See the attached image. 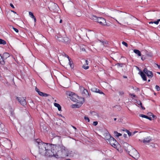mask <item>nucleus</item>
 Segmentation results:
<instances>
[{
  "mask_svg": "<svg viewBox=\"0 0 160 160\" xmlns=\"http://www.w3.org/2000/svg\"><path fill=\"white\" fill-rule=\"evenodd\" d=\"M126 146H124V149L128 152L129 155L135 159H137L140 157V154L138 151L130 145L125 143Z\"/></svg>",
  "mask_w": 160,
  "mask_h": 160,
  "instance_id": "1",
  "label": "nucleus"
},
{
  "mask_svg": "<svg viewBox=\"0 0 160 160\" xmlns=\"http://www.w3.org/2000/svg\"><path fill=\"white\" fill-rule=\"evenodd\" d=\"M36 142L38 145L39 153L41 155H44L47 148L50 147V144L44 143L39 139H36Z\"/></svg>",
  "mask_w": 160,
  "mask_h": 160,
  "instance_id": "2",
  "label": "nucleus"
},
{
  "mask_svg": "<svg viewBox=\"0 0 160 160\" xmlns=\"http://www.w3.org/2000/svg\"><path fill=\"white\" fill-rule=\"evenodd\" d=\"M89 18L94 21L98 22L101 25H106V20L103 18L98 17L93 15H89Z\"/></svg>",
  "mask_w": 160,
  "mask_h": 160,
  "instance_id": "3",
  "label": "nucleus"
},
{
  "mask_svg": "<svg viewBox=\"0 0 160 160\" xmlns=\"http://www.w3.org/2000/svg\"><path fill=\"white\" fill-rule=\"evenodd\" d=\"M67 94L70 96L69 98L72 101L77 102L78 103H79L78 102V100H77L76 98L78 97L76 95L70 92H67Z\"/></svg>",
  "mask_w": 160,
  "mask_h": 160,
  "instance_id": "4",
  "label": "nucleus"
},
{
  "mask_svg": "<svg viewBox=\"0 0 160 160\" xmlns=\"http://www.w3.org/2000/svg\"><path fill=\"white\" fill-rule=\"evenodd\" d=\"M108 141L110 144L114 148L117 147V145L118 144V142L113 137L111 138Z\"/></svg>",
  "mask_w": 160,
  "mask_h": 160,
  "instance_id": "5",
  "label": "nucleus"
},
{
  "mask_svg": "<svg viewBox=\"0 0 160 160\" xmlns=\"http://www.w3.org/2000/svg\"><path fill=\"white\" fill-rule=\"evenodd\" d=\"M56 147V145H51L50 148L52 150V152L54 154L53 157L58 158V155L57 154V152H58Z\"/></svg>",
  "mask_w": 160,
  "mask_h": 160,
  "instance_id": "6",
  "label": "nucleus"
},
{
  "mask_svg": "<svg viewBox=\"0 0 160 160\" xmlns=\"http://www.w3.org/2000/svg\"><path fill=\"white\" fill-rule=\"evenodd\" d=\"M143 72L146 74L147 77L149 78H152L153 76L152 72L151 71L148 70L146 68L144 69Z\"/></svg>",
  "mask_w": 160,
  "mask_h": 160,
  "instance_id": "7",
  "label": "nucleus"
},
{
  "mask_svg": "<svg viewBox=\"0 0 160 160\" xmlns=\"http://www.w3.org/2000/svg\"><path fill=\"white\" fill-rule=\"evenodd\" d=\"M16 99L22 105L24 106L26 105L27 102L26 98H24L23 97H17Z\"/></svg>",
  "mask_w": 160,
  "mask_h": 160,
  "instance_id": "8",
  "label": "nucleus"
},
{
  "mask_svg": "<svg viewBox=\"0 0 160 160\" xmlns=\"http://www.w3.org/2000/svg\"><path fill=\"white\" fill-rule=\"evenodd\" d=\"M51 147V145H50V147H48V148H47V149L45 152V154L44 155V156L48 157H52L53 156L54 154L52 153L51 149H50Z\"/></svg>",
  "mask_w": 160,
  "mask_h": 160,
  "instance_id": "9",
  "label": "nucleus"
},
{
  "mask_svg": "<svg viewBox=\"0 0 160 160\" xmlns=\"http://www.w3.org/2000/svg\"><path fill=\"white\" fill-rule=\"evenodd\" d=\"M138 74H140L144 81H146L147 80V77L146 74L144 73L143 71H142L141 70H140V72H138Z\"/></svg>",
  "mask_w": 160,
  "mask_h": 160,
  "instance_id": "10",
  "label": "nucleus"
},
{
  "mask_svg": "<svg viewBox=\"0 0 160 160\" xmlns=\"http://www.w3.org/2000/svg\"><path fill=\"white\" fill-rule=\"evenodd\" d=\"M56 147L57 149L58 152L61 151L62 152L63 150H65V147L62 145H56Z\"/></svg>",
  "mask_w": 160,
  "mask_h": 160,
  "instance_id": "11",
  "label": "nucleus"
},
{
  "mask_svg": "<svg viewBox=\"0 0 160 160\" xmlns=\"http://www.w3.org/2000/svg\"><path fill=\"white\" fill-rule=\"evenodd\" d=\"M151 141V138L150 137H147L144 138L143 140V142L146 144L148 143H149Z\"/></svg>",
  "mask_w": 160,
  "mask_h": 160,
  "instance_id": "12",
  "label": "nucleus"
},
{
  "mask_svg": "<svg viewBox=\"0 0 160 160\" xmlns=\"http://www.w3.org/2000/svg\"><path fill=\"white\" fill-rule=\"evenodd\" d=\"M84 102V99L83 98L82 99V100L80 101V103H79V104H75L74 106H75L76 108H79Z\"/></svg>",
  "mask_w": 160,
  "mask_h": 160,
  "instance_id": "13",
  "label": "nucleus"
},
{
  "mask_svg": "<svg viewBox=\"0 0 160 160\" xmlns=\"http://www.w3.org/2000/svg\"><path fill=\"white\" fill-rule=\"evenodd\" d=\"M82 94H85V95H84V96H85L86 97L90 96L88 90L86 89H84V88H83V90L82 92Z\"/></svg>",
  "mask_w": 160,
  "mask_h": 160,
  "instance_id": "14",
  "label": "nucleus"
},
{
  "mask_svg": "<svg viewBox=\"0 0 160 160\" xmlns=\"http://www.w3.org/2000/svg\"><path fill=\"white\" fill-rule=\"evenodd\" d=\"M70 42V39L68 37H63V42H64L65 43H68Z\"/></svg>",
  "mask_w": 160,
  "mask_h": 160,
  "instance_id": "15",
  "label": "nucleus"
},
{
  "mask_svg": "<svg viewBox=\"0 0 160 160\" xmlns=\"http://www.w3.org/2000/svg\"><path fill=\"white\" fill-rule=\"evenodd\" d=\"M9 56L10 55L7 52H5L3 53V56H2L3 58V60H4L5 59H6L8 58L9 57Z\"/></svg>",
  "mask_w": 160,
  "mask_h": 160,
  "instance_id": "16",
  "label": "nucleus"
},
{
  "mask_svg": "<svg viewBox=\"0 0 160 160\" xmlns=\"http://www.w3.org/2000/svg\"><path fill=\"white\" fill-rule=\"evenodd\" d=\"M29 16L32 18L34 20V22H36V19L35 18V17L33 15V13L31 12H29Z\"/></svg>",
  "mask_w": 160,
  "mask_h": 160,
  "instance_id": "17",
  "label": "nucleus"
},
{
  "mask_svg": "<svg viewBox=\"0 0 160 160\" xmlns=\"http://www.w3.org/2000/svg\"><path fill=\"white\" fill-rule=\"evenodd\" d=\"M54 105L55 107L58 108V109L59 111H61V107L58 103H54Z\"/></svg>",
  "mask_w": 160,
  "mask_h": 160,
  "instance_id": "18",
  "label": "nucleus"
},
{
  "mask_svg": "<svg viewBox=\"0 0 160 160\" xmlns=\"http://www.w3.org/2000/svg\"><path fill=\"white\" fill-rule=\"evenodd\" d=\"M0 64L4 65L5 64V62L3 60V58L2 56L0 54Z\"/></svg>",
  "mask_w": 160,
  "mask_h": 160,
  "instance_id": "19",
  "label": "nucleus"
},
{
  "mask_svg": "<svg viewBox=\"0 0 160 160\" xmlns=\"http://www.w3.org/2000/svg\"><path fill=\"white\" fill-rule=\"evenodd\" d=\"M105 135H106V136H105V139H106L107 140H109V139H110V138H112V137L108 133H106L105 134Z\"/></svg>",
  "mask_w": 160,
  "mask_h": 160,
  "instance_id": "20",
  "label": "nucleus"
},
{
  "mask_svg": "<svg viewBox=\"0 0 160 160\" xmlns=\"http://www.w3.org/2000/svg\"><path fill=\"white\" fill-rule=\"evenodd\" d=\"M134 52L136 54H137L138 56H141V52L138 50L134 49L133 50Z\"/></svg>",
  "mask_w": 160,
  "mask_h": 160,
  "instance_id": "21",
  "label": "nucleus"
},
{
  "mask_svg": "<svg viewBox=\"0 0 160 160\" xmlns=\"http://www.w3.org/2000/svg\"><path fill=\"white\" fill-rule=\"evenodd\" d=\"M91 90L93 92H96L98 93V92H99L100 90L98 88H96L94 87V88H92L91 89Z\"/></svg>",
  "mask_w": 160,
  "mask_h": 160,
  "instance_id": "22",
  "label": "nucleus"
},
{
  "mask_svg": "<svg viewBox=\"0 0 160 160\" xmlns=\"http://www.w3.org/2000/svg\"><path fill=\"white\" fill-rule=\"evenodd\" d=\"M9 111L10 112V114L11 116L13 117H14V110L12 108H10L9 109Z\"/></svg>",
  "mask_w": 160,
  "mask_h": 160,
  "instance_id": "23",
  "label": "nucleus"
},
{
  "mask_svg": "<svg viewBox=\"0 0 160 160\" xmlns=\"http://www.w3.org/2000/svg\"><path fill=\"white\" fill-rule=\"evenodd\" d=\"M57 40L59 41H61L62 42L63 41V37H58V36L55 37Z\"/></svg>",
  "mask_w": 160,
  "mask_h": 160,
  "instance_id": "24",
  "label": "nucleus"
},
{
  "mask_svg": "<svg viewBox=\"0 0 160 160\" xmlns=\"http://www.w3.org/2000/svg\"><path fill=\"white\" fill-rule=\"evenodd\" d=\"M137 103L138 104V105L140 106L141 108H142V110H144L145 109V108L142 106V103L140 101L138 102Z\"/></svg>",
  "mask_w": 160,
  "mask_h": 160,
  "instance_id": "25",
  "label": "nucleus"
},
{
  "mask_svg": "<svg viewBox=\"0 0 160 160\" xmlns=\"http://www.w3.org/2000/svg\"><path fill=\"white\" fill-rule=\"evenodd\" d=\"M6 44V42L4 40L0 39V44L5 45Z\"/></svg>",
  "mask_w": 160,
  "mask_h": 160,
  "instance_id": "26",
  "label": "nucleus"
},
{
  "mask_svg": "<svg viewBox=\"0 0 160 160\" xmlns=\"http://www.w3.org/2000/svg\"><path fill=\"white\" fill-rule=\"evenodd\" d=\"M71 59L70 58L69 60H68L69 61V64L70 66V67L71 68H73V62L72 61H71Z\"/></svg>",
  "mask_w": 160,
  "mask_h": 160,
  "instance_id": "27",
  "label": "nucleus"
},
{
  "mask_svg": "<svg viewBox=\"0 0 160 160\" xmlns=\"http://www.w3.org/2000/svg\"><path fill=\"white\" fill-rule=\"evenodd\" d=\"M114 134L115 135L118 137L119 136L122 135V134L118 133V132L116 131H115L114 132Z\"/></svg>",
  "mask_w": 160,
  "mask_h": 160,
  "instance_id": "28",
  "label": "nucleus"
},
{
  "mask_svg": "<svg viewBox=\"0 0 160 160\" xmlns=\"http://www.w3.org/2000/svg\"><path fill=\"white\" fill-rule=\"evenodd\" d=\"M52 7H53L54 8V9H56L57 7H58V5L57 4L53 3L52 4V6L51 7V8H52Z\"/></svg>",
  "mask_w": 160,
  "mask_h": 160,
  "instance_id": "29",
  "label": "nucleus"
},
{
  "mask_svg": "<svg viewBox=\"0 0 160 160\" xmlns=\"http://www.w3.org/2000/svg\"><path fill=\"white\" fill-rule=\"evenodd\" d=\"M139 116L140 117H142V118H146L147 119L148 118V116L142 114H140L139 115Z\"/></svg>",
  "mask_w": 160,
  "mask_h": 160,
  "instance_id": "30",
  "label": "nucleus"
},
{
  "mask_svg": "<svg viewBox=\"0 0 160 160\" xmlns=\"http://www.w3.org/2000/svg\"><path fill=\"white\" fill-rule=\"evenodd\" d=\"M62 55L67 57L68 59V60H70V57L67 55L65 53L63 52V53H62Z\"/></svg>",
  "mask_w": 160,
  "mask_h": 160,
  "instance_id": "31",
  "label": "nucleus"
},
{
  "mask_svg": "<svg viewBox=\"0 0 160 160\" xmlns=\"http://www.w3.org/2000/svg\"><path fill=\"white\" fill-rule=\"evenodd\" d=\"M115 65L117 66L118 67H122L123 66V64L118 63L116 64Z\"/></svg>",
  "mask_w": 160,
  "mask_h": 160,
  "instance_id": "32",
  "label": "nucleus"
},
{
  "mask_svg": "<svg viewBox=\"0 0 160 160\" xmlns=\"http://www.w3.org/2000/svg\"><path fill=\"white\" fill-rule=\"evenodd\" d=\"M155 88L158 91H159L160 90V88L159 86L158 85H156L155 86Z\"/></svg>",
  "mask_w": 160,
  "mask_h": 160,
  "instance_id": "33",
  "label": "nucleus"
},
{
  "mask_svg": "<svg viewBox=\"0 0 160 160\" xmlns=\"http://www.w3.org/2000/svg\"><path fill=\"white\" fill-rule=\"evenodd\" d=\"M122 44L125 46L126 47H128V44L125 42H124V41H123L122 42Z\"/></svg>",
  "mask_w": 160,
  "mask_h": 160,
  "instance_id": "34",
  "label": "nucleus"
},
{
  "mask_svg": "<svg viewBox=\"0 0 160 160\" xmlns=\"http://www.w3.org/2000/svg\"><path fill=\"white\" fill-rule=\"evenodd\" d=\"M160 21V19H158L157 21L153 22V23H154L157 25H158V24L159 22Z\"/></svg>",
  "mask_w": 160,
  "mask_h": 160,
  "instance_id": "35",
  "label": "nucleus"
},
{
  "mask_svg": "<svg viewBox=\"0 0 160 160\" xmlns=\"http://www.w3.org/2000/svg\"><path fill=\"white\" fill-rule=\"evenodd\" d=\"M84 118L85 120L87 121L88 122H90L89 119V118L88 117L85 116L84 117Z\"/></svg>",
  "mask_w": 160,
  "mask_h": 160,
  "instance_id": "36",
  "label": "nucleus"
},
{
  "mask_svg": "<svg viewBox=\"0 0 160 160\" xmlns=\"http://www.w3.org/2000/svg\"><path fill=\"white\" fill-rule=\"evenodd\" d=\"M119 95L122 96L124 94V92L123 91H120L119 92Z\"/></svg>",
  "mask_w": 160,
  "mask_h": 160,
  "instance_id": "37",
  "label": "nucleus"
},
{
  "mask_svg": "<svg viewBox=\"0 0 160 160\" xmlns=\"http://www.w3.org/2000/svg\"><path fill=\"white\" fill-rule=\"evenodd\" d=\"M126 132H127L129 136H131V135L132 133L129 131L128 130H126Z\"/></svg>",
  "mask_w": 160,
  "mask_h": 160,
  "instance_id": "38",
  "label": "nucleus"
},
{
  "mask_svg": "<svg viewBox=\"0 0 160 160\" xmlns=\"http://www.w3.org/2000/svg\"><path fill=\"white\" fill-rule=\"evenodd\" d=\"M98 124V122L97 121H94L93 122L92 125L93 126H96Z\"/></svg>",
  "mask_w": 160,
  "mask_h": 160,
  "instance_id": "39",
  "label": "nucleus"
},
{
  "mask_svg": "<svg viewBox=\"0 0 160 160\" xmlns=\"http://www.w3.org/2000/svg\"><path fill=\"white\" fill-rule=\"evenodd\" d=\"M12 28L14 30V31L16 32L17 33L18 32V30L16 28H15L13 27H12Z\"/></svg>",
  "mask_w": 160,
  "mask_h": 160,
  "instance_id": "40",
  "label": "nucleus"
},
{
  "mask_svg": "<svg viewBox=\"0 0 160 160\" xmlns=\"http://www.w3.org/2000/svg\"><path fill=\"white\" fill-rule=\"evenodd\" d=\"M129 95L131 96L132 97V98H135L136 97V96L134 94L130 93Z\"/></svg>",
  "mask_w": 160,
  "mask_h": 160,
  "instance_id": "41",
  "label": "nucleus"
},
{
  "mask_svg": "<svg viewBox=\"0 0 160 160\" xmlns=\"http://www.w3.org/2000/svg\"><path fill=\"white\" fill-rule=\"evenodd\" d=\"M43 92H40V91L39 92H38V94H39V95L41 96H42L43 95Z\"/></svg>",
  "mask_w": 160,
  "mask_h": 160,
  "instance_id": "42",
  "label": "nucleus"
},
{
  "mask_svg": "<svg viewBox=\"0 0 160 160\" xmlns=\"http://www.w3.org/2000/svg\"><path fill=\"white\" fill-rule=\"evenodd\" d=\"M89 67L88 66H82V68L85 69H87L89 68Z\"/></svg>",
  "mask_w": 160,
  "mask_h": 160,
  "instance_id": "43",
  "label": "nucleus"
},
{
  "mask_svg": "<svg viewBox=\"0 0 160 160\" xmlns=\"http://www.w3.org/2000/svg\"><path fill=\"white\" fill-rule=\"evenodd\" d=\"M49 95L48 94L44 93L42 96L46 97H48V96H49Z\"/></svg>",
  "mask_w": 160,
  "mask_h": 160,
  "instance_id": "44",
  "label": "nucleus"
},
{
  "mask_svg": "<svg viewBox=\"0 0 160 160\" xmlns=\"http://www.w3.org/2000/svg\"><path fill=\"white\" fill-rule=\"evenodd\" d=\"M98 93H99L100 94H103V95H105V94L103 92H102V91H101L100 90H99Z\"/></svg>",
  "mask_w": 160,
  "mask_h": 160,
  "instance_id": "45",
  "label": "nucleus"
},
{
  "mask_svg": "<svg viewBox=\"0 0 160 160\" xmlns=\"http://www.w3.org/2000/svg\"><path fill=\"white\" fill-rule=\"evenodd\" d=\"M10 5L12 8H15L14 6H13V5L12 4V3H10Z\"/></svg>",
  "mask_w": 160,
  "mask_h": 160,
  "instance_id": "46",
  "label": "nucleus"
},
{
  "mask_svg": "<svg viewBox=\"0 0 160 160\" xmlns=\"http://www.w3.org/2000/svg\"><path fill=\"white\" fill-rule=\"evenodd\" d=\"M35 90L36 91L38 92V93L40 91L39 89L37 87L35 88Z\"/></svg>",
  "mask_w": 160,
  "mask_h": 160,
  "instance_id": "47",
  "label": "nucleus"
},
{
  "mask_svg": "<svg viewBox=\"0 0 160 160\" xmlns=\"http://www.w3.org/2000/svg\"><path fill=\"white\" fill-rule=\"evenodd\" d=\"M81 50L83 51H85V49L83 48H81Z\"/></svg>",
  "mask_w": 160,
  "mask_h": 160,
  "instance_id": "48",
  "label": "nucleus"
},
{
  "mask_svg": "<svg viewBox=\"0 0 160 160\" xmlns=\"http://www.w3.org/2000/svg\"><path fill=\"white\" fill-rule=\"evenodd\" d=\"M147 119L149 120H152V118L151 117H148V118Z\"/></svg>",
  "mask_w": 160,
  "mask_h": 160,
  "instance_id": "49",
  "label": "nucleus"
},
{
  "mask_svg": "<svg viewBox=\"0 0 160 160\" xmlns=\"http://www.w3.org/2000/svg\"><path fill=\"white\" fill-rule=\"evenodd\" d=\"M85 62H86V64L87 65H88V60H86L85 61Z\"/></svg>",
  "mask_w": 160,
  "mask_h": 160,
  "instance_id": "50",
  "label": "nucleus"
},
{
  "mask_svg": "<svg viewBox=\"0 0 160 160\" xmlns=\"http://www.w3.org/2000/svg\"><path fill=\"white\" fill-rule=\"evenodd\" d=\"M123 136H124V137L126 138L127 136V135L126 134H123Z\"/></svg>",
  "mask_w": 160,
  "mask_h": 160,
  "instance_id": "51",
  "label": "nucleus"
},
{
  "mask_svg": "<svg viewBox=\"0 0 160 160\" xmlns=\"http://www.w3.org/2000/svg\"><path fill=\"white\" fill-rule=\"evenodd\" d=\"M157 65L158 68H159V69H160V65H158V64H157Z\"/></svg>",
  "mask_w": 160,
  "mask_h": 160,
  "instance_id": "52",
  "label": "nucleus"
},
{
  "mask_svg": "<svg viewBox=\"0 0 160 160\" xmlns=\"http://www.w3.org/2000/svg\"><path fill=\"white\" fill-rule=\"evenodd\" d=\"M123 77L124 78H127V77L125 76H123Z\"/></svg>",
  "mask_w": 160,
  "mask_h": 160,
  "instance_id": "53",
  "label": "nucleus"
},
{
  "mask_svg": "<svg viewBox=\"0 0 160 160\" xmlns=\"http://www.w3.org/2000/svg\"><path fill=\"white\" fill-rule=\"evenodd\" d=\"M75 104H73L72 105V108H76L75 106H74Z\"/></svg>",
  "mask_w": 160,
  "mask_h": 160,
  "instance_id": "54",
  "label": "nucleus"
},
{
  "mask_svg": "<svg viewBox=\"0 0 160 160\" xmlns=\"http://www.w3.org/2000/svg\"><path fill=\"white\" fill-rule=\"evenodd\" d=\"M151 114H152V117H153V118H154V117H155V116H154V115L152 114V113H151Z\"/></svg>",
  "mask_w": 160,
  "mask_h": 160,
  "instance_id": "55",
  "label": "nucleus"
},
{
  "mask_svg": "<svg viewBox=\"0 0 160 160\" xmlns=\"http://www.w3.org/2000/svg\"><path fill=\"white\" fill-rule=\"evenodd\" d=\"M72 127H73V128L75 130H76L77 129L74 126H72Z\"/></svg>",
  "mask_w": 160,
  "mask_h": 160,
  "instance_id": "56",
  "label": "nucleus"
},
{
  "mask_svg": "<svg viewBox=\"0 0 160 160\" xmlns=\"http://www.w3.org/2000/svg\"><path fill=\"white\" fill-rule=\"evenodd\" d=\"M137 68L139 70V71H140V69H139V68L137 67V66H136Z\"/></svg>",
  "mask_w": 160,
  "mask_h": 160,
  "instance_id": "57",
  "label": "nucleus"
},
{
  "mask_svg": "<svg viewBox=\"0 0 160 160\" xmlns=\"http://www.w3.org/2000/svg\"><path fill=\"white\" fill-rule=\"evenodd\" d=\"M62 20L61 19L60 21L59 22H60V23H62Z\"/></svg>",
  "mask_w": 160,
  "mask_h": 160,
  "instance_id": "58",
  "label": "nucleus"
},
{
  "mask_svg": "<svg viewBox=\"0 0 160 160\" xmlns=\"http://www.w3.org/2000/svg\"><path fill=\"white\" fill-rule=\"evenodd\" d=\"M149 24H151V23L152 24L153 23V22H149Z\"/></svg>",
  "mask_w": 160,
  "mask_h": 160,
  "instance_id": "59",
  "label": "nucleus"
},
{
  "mask_svg": "<svg viewBox=\"0 0 160 160\" xmlns=\"http://www.w3.org/2000/svg\"><path fill=\"white\" fill-rule=\"evenodd\" d=\"M11 12H13L14 13H16L14 11L12 10Z\"/></svg>",
  "mask_w": 160,
  "mask_h": 160,
  "instance_id": "60",
  "label": "nucleus"
},
{
  "mask_svg": "<svg viewBox=\"0 0 160 160\" xmlns=\"http://www.w3.org/2000/svg\"><path fill=\"white\" fill-rule=\"evenodd\" d=\"M114 121H116L117 120V118H114Z\"/></svg>",
  "mask_w": 160,
  "mask_h": 160,
  "instance_id": "61",
  "label": "nucleus"
},
{
  "mask_svg": "<svg viewBox=\"0 0 160 160\" xmlns=\"http://www.w3.org/2000/svg\"><path fill=\"white\" fill-rule=\"evenodd\" d=\"M150 79H148V82H150Z\"/></svg>",
  "mask_w": 160,
  "mask_h": 160,
  "instance_id": "62",
  "label": "nucleus"
},
{
  "mask_svg": "<svg viewBox=\"0 0 160 160\" xmlns=\"http://www.w3.org/2000/svg\"><path fill=\"white\" fill-rule=\"evenodd\" d=\"M157 73L159 74H160V72H158Z\"/></svg>",
  "mask_w": 160,
  "mask_h": 160,
  "instance_id": "63",
  "label": "nucleus"
},
{
  "mask_svg": "<svg viewBox=\"0 0 160 160\" xmlns=\"http://www.w3.org/2000/svg\"><path fill=\"white\" fill-rule=\"evenodd\" d=\"M91 112V113L92 114V113L93 112Z\"/></svg>",
  "mask_w": 160,
  "mask_h": 160,
  "instance_id": "64",
  "label": "nucleus"
}]
</instances>
